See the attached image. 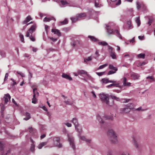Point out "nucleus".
<instances>
[{
    "label": "nucleus",
    "instance_id": "nucleus-1",
    "mask_svg": "<svg viewBox=\"0 0 155 155\" xmlns=\"http://www.w3.org/2000/svg\"><path fill=\"white\" fill-rule=\"evenodd\" d=\"M99 97L103 103L110 106H112L113 105L114 101L112 100L111 102L110 101L108 94L102 93L100 94Z\"/></svg>",
    "mask_w": 155,
    "mask_h": 155
},
{
    "label": "nucleus",
    "instance_id": "nucleus-2",
    "mask_svg": "<svg viewBox=\"0 0 155 155\" xmlns=\"http://www.w3.org/2000/svg\"><path fill=\"white\" fill-rule=\"evenodd\" d=\"M107 135L110 141L113 143L117 142V138L114 131L112 129H109L107 132Z\"/></svg>",
    "mask_w": 155,
    "mask_h": 155
},
{
    "label": "nucleus",
    "instance_id": "nucleus-3",
    "mask_svg": "<svg viewBox=\"0 0 155 155\" xmlns=\"http://www.w3.org/2000/svg\"><path fill=\"white\" fill-rule=\"evenodd\" d=\"M106 28L107 30V32L109 34H110L113 33V34L116 35L120 39H122V36L119 31L117 29L115 31L113 30L111 24L108 26L107 25Z\"/></svg>",
    "mask_w": 155,
    "mask_h": 155
},
{
    "label": "nucleus",
    "instance_id": "nucleus-4",
    "mask_svg": "<svg viewBox=\"0 0 155 155\" xmlns=\"http://www.w3.org/2000/svg\"><path fill=\"white\" fill-rule=\"evenodd\" d=\"M53 146L51 147H57L58 148H61L62 147L61 144L59 143L60 141V138L58 137H55L53 138Z\"/></svg>",
    "mask_w": 155,
    "mask_h": 155
},
{
    "label": "nucleus",
    "instance_id": "nucleus-5",
    "mask_svg": "<svg viewBox=\"0 0 155 155\" xmlns=\"http://www.w3.org/2000/svg\"><path fill=\"white\" fill-rule=\"evenodd\" d=\"M36 28V25L34 24L33 25L27 32L25 36L28 37L30 36V33L32 34L35 31Z\"/></svg>",
    "mask_w": 155,
    "mask_h": 155
},
{
    "label": "nucleus",
    "instance_id": "nucleus-6",
    "mask_svg": "<svg viewBox=\"0 0 155 155\" xmlns=\"http://www.w3.org/2000/svg\"><path fill=\"white\" fill-rule=\"evenodd\" d=\"M108 50H110L109 51L110 57L113 59H117V56L115 52L113 51V48L110 46L108 45Z\"/></svg>",
    "mask_w": 155,
    "mask_h": 155
},
{
    "label": "nucleus",
    "instance_id": "nucleus-7",
    "mask_svg": "<svg viewBox=\"0 0 155 155\" xmlns=\"http://www.w3.org/2000/svg\"><path fill=\"white\" fill-rule=\"evenodd\" d=\"M68 140L70 142V146L74 150L75 149V146L74 144V139L73 137L68 136Z\"/></svg>",
    "mask_w": 155,
    "mask_h": 155
},
{
    "label": "nucleus",
    "instance_id": "nucleus-8",
    "mask_svg": "<svg viewBox=\"0 0 155 155\" xmlns=\"http://www.w3.org/2000/svg\"><path fill=\"white\" fill-rule=\"evenodd\" d=\"M101 81L103 83H114L117 82L116 81L110 80L108 78H104L102 79Z\"/></svg>",
    "mask_w": 155,
    "mask_h": 155
},
{
    "label": "nucleus",
    "instance_id": "nucleus-9",
    "mask_svg": "<svg viewBox=\"0 0 155 155\" xmlns=\"http://www.w3.org/2000/svg\"><path fill=\"white\" fill-rule=\"evenodd\" d=\"M37 89L36 88H34L33 90V98L32 100V103L33 104H35L37 102V100L35 97L36 94H35V90H37Z\"/></svg>",
    "mask_w": 155,
    "mask_h": 155
},
{
    "label": "nucleus",
    "instance_id": "nucleus-10",
    "mask_svg": "<svg viewBox=\"0 0 155 155\" xmlns=\"http://www.w3.org/2000/svg\"><path fill=\"white\" fill-rule=\"evenodd\" d=\"M4 103L6 104L9 101H10L11 96L9 94H5L4 97Z\"/></svg>",
    "mask_w": 155,
    "mask_h": 155
},
{
    "label": "nucleus",
    "instance_id": "nucleus-11",
    "mask_svg": "<svg viewBox=\"0 0 155 155\" xmlns=\"http://www.w3.org/2000/svg\"><path fill=\"white\" fill-rule=\"evenodd\" d=\"M132 143L134 146L136 148H138L140 146V144L136 140L134 137H133Z\"/></svg>",
    "mask_w": 155,
    "mask_h": 155
},
{
    "label": "nucleus",
    "instance_id": "nucleus-12",
    "mask_svg": "<svg viewBox=\"0 0 155 155\" xmlns=\"http://www.w3.org/2000/svg\"><path fill=\"white\" fill-rule=\"evenodd\" d=\"M30 140L31 142L30 150L31 152H34L35 151V142L31 138H30Z\"/></svg>",
    "mask_w": 155,
    "mask_h": 155
},
{
    "label": "nucleus",
    "instance_id": "nucleus-13",
    "mask_svg": "<svg viewBox=\"0 0 155 155\" xmlns=\"http://www.w3.org/2000/svg\"><path fill=\"white\" fill-rule=\"evenodd\" d=\"M71 121L74 124L75 128H77V126L79 125L78 124V120L77 118L75 117L73 118Z\"/></svg>",
    "mask_w": 155,
    "mask_h": 155
},
{
    "label": "nucleus",
    "instance_id": "nucleus-14",
    "mask_svg": "<svg viewBox=\"0 0 155 155\" xmlns=\"http://www.w3.org/2000/svg\"><path fill=\"white\" fill-rule=\"evenodd\" d=\"M32 20V18L31 17V16L29 15H28L25 18V20L22 22V24L23 25L26 24L28 22Z\"/></svg>",
    "mask_w": 155,
    "mask_h": 155
},
{
    "label": "nucleus",
    "instance_id": "nucleus-15",
    "mask_svg": "<svg viewBox=\"0 0 155 155\" xmlns=\"http://www.w3.org/2000/svg\"><path fill=\"white\" fill-rule=\"evenodd\" d=\"M131 76L132 79L134 80L138 79L140 77V75L138 74L135 73H132Z\"/></svg>",
    "mask_w": 155,
    "mask_h": 155
},
{
    "label": "nucleus",
    "instance_id": "nucleus-16",
    "mask_svg": "<svg viewBox=\"0 0 155 155\" xmlns=\"http://www.w3.org/2000/svg\"><path fill=\"white\" fill-rule=\"evenodd\" d=\"M130 110V109L129 108L126 107L122 108L121 110V113L123 114L128 113Z\"/></svg>",
    "mask_w": 155,
    "mask_h": 155
},
{
    "label": "nucleus",
    "instance_id": "nucleus-17",
    "mask_svg": "<svg viewBox=\"0 0 155 155\" xmlns=\"http://www.w3.org/2000/svg\"><path fill=\"white\" fill-rule=\"evenodd\" d=\"M51 32H54V34H56L59 36H61V33L59 30L57 29H52L51 30Z\"/></svg>",
    "mask_w": 155,
    "mask_h": 155
},
{
    "label": "nucleus",
    "instance_id": "nucleus-18",
    "mask_svg": "<svg viewBox=\"0 0 155 155\" xmlns=\"http://www.w3.org/2000/svg\"><path fill=\"white\" fill-rule=\"evenodd\" d=\"M126 81L127 78L124 77L123 79V85L124 86H130L131 83L130 82H127Z\"/></svg>",
    "mask_w": 155,
    "mask_h": 155
},
{
    "label": "nucleus",
    "instance_id": "nucleus-19",
    "mask_svg": "<svg viewBox=\"0 0 155 155\" xmlns=\"http://www.w3.org/2000/svg\"><path fill=\"white\" fill-rule=\"evenodd\" d=\"M62 77L63 78L68 79L70 81H71L72 80V78L71 77H70L69 75L63 73L62 74Z\"/></svg>",
    "mask_w": 155,
    "mask_h": 155
},
{
    "label": "nucleus",
    "instance_id": "nucleus-20",
    "mask_svg": "<svg viewBox=\"0 0 155 155\" xmlns=\"http://www.w3.org/2000/svg\"><path fill=\"white\" fill-rule=\"evenodd\" d=\"M25 115L26 116V117L23 118V120H27L29 119L31 117L30 114L29 113L26 112L25 113Z\"/></svg>",
    "mask_w": 155,
    "mask_h": 155
},
{
    "label": "nucleus",
    "instance_id": "nucleus-21",
    "mask_svg": "<svg viewBox=\"0 0 155 155\" xmlns=\"http://www.w3.org/2000/svg\"><path fill=\"white\" fill-rule=\"evenodd\" d=\"M56 20L53 17H52L50 18H47L46 17H45L43 21L44 22H49L51 20Z\"/></svg>",
    "mask_w": 155,
    "mask_h": 155
},
{
    "label": "nucleus",
    "instance_id": "nucleus-22",
    "mask_svg": "<svg viewBox=\"0 0 155 155\" xmlns=\"http://www.w3.org/2000/svg\"><path fill=\"white\" fill-rule=\"evenodd\" d=\"M113 83L112 84H111L108 85H107V88H110L111 87H119V83Z\"/></svg>",
    "mask_w": 155,
    "mask_h": 155
},
{
    "label": "nucleus",
    "instance_id": "nucleus-23",
    "mask_svg": "<svg viewBox=\"0 0 155 155\" xmlns=\"http://www.w3.org/2000/svg\"><path fill=\"white\" fill-rule=\"evenodd\" d=\"M97 119L98 120L100 124H103L104 123V122L101 118V116L99 115L97 116Z\"/></svg>",
    "mask_w": 155,
    "mask_h": 155
},
{
    "label": "nucleus",
    "instance_id": "nucleus-24",
    "mask_svg": "<svg viewBox=\"0 0 155 155\" xmlns=\"http://www.w3.org/2000/svg\"><path fill=\"white\" fill-rule=\"evenodd\" d=\"M47 144V142H46L41 143L38 145V148L39 149H41L42 147L46 145Z\"/></svg>",
    "mask_w": 155,
    "mask_h": 155
},
{
    "label": "nucleus",
    "instance_id": "nucleus-25",
    "mask_svg": "<svg viewBox=\"0 0 155 155\" xmlns=\"http://www.w3.org/2000/svg\"><path fill=\"white\" fill-rule=\"evenodd\" d=\"M88 37L90 38L91 40L94 42L98 41V40L93 36H88Z\"/></svg>",
    "mask_w": 155,
    "mask_h": 155
},
{
    "label": "nucleus",
    "instance_id": "nucleus-26",
    "mask_svg": "<svg viewBox=\"0 0 155 155\" xmlns=\"http://www.w3.org/2000/svg\"><path fill=\"white\" fill-rule=\"evenodd\" d=\"M75 129L77 130V131L78 132V134H81L82 132V129L80 126L78 125V126H77V128H75Z\"/></svg>",
    "mask_w": 155,
    "mask_h": 155
},
{
    "label": "nucleus",
    "instance_id": "nucleus-27",
    "mask_svg": "<svg viewBox=\"0 0 155 155\" xmlns=\"http://www.w3.org/2000/svg\"><path fill=\"white\" fill-rule=\"evenodd\" d=\"M98 44L99 45H102L103 46H105L108 45L107 43L104 41L99 42H98Z\"/></svg>",
    "mask_w": 155,
    "mask_h": 155
},
{
    "label": "nucleus",
    "instance_id": "nucleus-28",
    "mask_svg": "<svg viewBox=\"0 0 155 155\" xmlns=\"http://www.w3.org/2000/svg\"><path fill=\"white\" fill-rule=\"evenodd\" d=\"M146 79L148 80V81L149 82H151L154 81V78L152 76H148L147 77Z\"/></svg>",
    "mask_w": 155,
    "mask_h": 155
},
{
    "label": "nucleus",
    "instance_id": "nucleus-29",
    "mask_svg": "<svg viewBox=\"0 0 155 155\" xmlns=\"http://www.w3.org/2000/svg\"><path fill=\"white\" fill-rule=\"evenodd\" d=\"M77 15L79 19V18H81L84 17H85L86 16V15L85 13H83L78 14Z\"/></svg>",
    "mask_w": 155,
    "mask_h": 155
},
{
    "label": "nucleus",
    "instance_id": "nucleus-30",
    "mask_svg": "<svg viewBox=\"0 0 155 155\" xmlns=\"http://www.w3.org/2000/svg\"><path fill=\"white\" fill-rule=\"evenodd\" d=\"M145 56V54L141 53L137 55V58H144Z\"/></svg>",
    "mask_w": 155,
    "mask_h": 155
},
{
    "label": "nucleus",
    "instance_id": "nucleus-31",
    "mask_svg": "<svg viewBox=\"0 0 155 155\" xmlns=\"http://www.w3.org/2000/svg\"><path fill=\"white\" fill-rule=\"evenodd\" d=\"M109 68L110 69L113 70L115 71H117V68L116 67H114L113 65L110 64L109 66Z\"/></svg>",
    "mask_w": 155,
    "mask_h": 155
},
{
    "label": "nucleus",
    "instance_id": "nucleus-32",
    "mask_svg": "<svg viewBox=\"0 0 155 155\" xmlns=\"http://www.w3.org/2000/svg\"><path fill=\"white\" fill-rule=\"evenodd\" d=\"M99 51L98 50H96V52H95V56L94 57V58L96 59L98 58L99 56H100V54H99Z\"/></svg>",
    "mask_w": 155,
    "mask_h": 155
},
{
    "label": "nucleus",
    "instance_id": "nucleus-33",
    "mask_svg": "<svg viewBox=\"0 0 155 155\" xmlns=\"http://www.w3.org/2000/svg\"><path fill=\"white\" fill-rule=\"evenodd\" d=\"M78 74H85L87 75V72L83 70H78Z\"/></svg>",
    "mask_w": 155,
    "mask_h": 155
},
{
    "label": "nucleus",
    "instance_id": "nucleus-34",
    "mask_svg": "<svg viewBox=\"0 0 155 155\" xmlns=\"http://www.w3.org/2000/svg\"><path fill=\"white\" fill-rule=\"evenodd\" d=\"M125 106L126 107L129 108L130 110L131 109L133 108L134 107V104L131 103L125 105Z\"/></svg>",
    "mask_w": 155,
    "mask_h": 155
},
{
    "label": "nucleus",
    "instance_id": "nucleus-35",
    "mask_svg": "<svg viewBox=\"0 0 155 155\" xmlns=\"http://www.w3.org/2000/svg\"><path fill=\"white\" fill-rule=\"evenodd\" d=\"M71 20L72 22H75L76 21L79 20V19L76 15L75 17L71 18Z\"/></svg>",
    "mask_w": 155,
    "mask_h": 155
},
{
    "label": "nucleus",
    "instance_id": "nucleus-36",
    "mask_svg": "<svg viewBox=\"0 0 155 155\" xmlns=\"http://www.w3.org/2000/svg\"><path fill=\"white\" fill-rule=\"evenodd\" d=\"M136 21L137 24L138 26H139L140 24V21L139 17H138L136 18Z\"/></svg>",
    "mask_w": 155,
    "mask_h": 155
},
{
    "label": "nucleus",
    "instance_id": "nucleus-37",
    "mask_svg": "<svg viewBox=\"0 0 155 155\" xmlns=\"http://www.w3.org/2000/svg\"><path fill=\"white\" fill-rule=\"evenodd\" d=\"M19 37L20 38H21V41L23 43L25 42L23 35L20 33H19Z\"/></svg>",
    "mask_w": 155,
    "mask_h": 155
},
{
    "label": "nucleus",
    "instance_id": "nucleus-38",
    "mask_svg": "<svg viewBox=\"0 0 155 155\" xmlns=\"http://www.w3.org/2000/svg\"><path fill=\"white\" fill-rule=\"evenodd\" d=\"M68 23V20L67 18H65L63 21H61L60 23L61 25H64Z\"/></svg>",
    "mask_w": 155,
    "mask_h": 155
},
{
    "label": "nucleus",
    "instance_id": "nucleus-39",
    "mask_svg": "<svg viewBox=\"0 0 155 155\" xmlns=\"http://www.w3.org/2000/svg\"><path fill=\"white\" fill-rule=\"evenodd\" d=\"M92 60L91 56L87 58H84V62H87V61H91Z\"/></svg>",
    "mask_w": 155,
    "mask_h": 155
},
{
    "label": "nucleus",
    "instance_id": "nucleus-40",
    "mask_svg": "<svg viewBox=\"0 0 155 155\" xmlns=\"http://www.w3.org/2000/svg\"><path fill=\"white\" fill-rule=\"evenodd\" d=\"M107 64H104L103 65H101L100 66L98 67V68L97 69L98 70H99V69H101L103 68L104 67H105L106 66H107Z\"/></svg>",
    "mask_w": 155,
    "mask_h": 155
},
{
    "label": "nucleus",
    "instance_id": "nucleus-41",
    "mask_svg": "<svg viewBox=\"0 0 155 155\" xmlns=\"http://www.w3.org/2000/svg\"><path fill=\"white\" fill-rule=\"evenodd\" d=\"M78 135L79 137V138L82 140L85 141L86 139V138L84 136H81V134H78Z\"/></svg>",
    "mask_w": 155,
    "mask_h": 155
},
{
    "label": "nucleus",
    "instance_id": "nucleus-42",
    "mask_svg": "<svg viewBox=\"0 0 155 155\" xmlns=\"http://www.w3.org/2000/svg\"><path fill=\"white\" fill-rule=\"evenodd\" d=\"M87 76L88 77V78L91 80V81H94V79L91 76L89 75L88 74H87Z\"/></svg>",
    "mask_w": 155,
    "mask_h": 155
},
{
    "label": "nucleus",
    "instance_id": "nucleus-43",
    "mask_svg": "<svg viewBox=\"0 0 155 155\" xmlns=\"http://www.w3.org/2000/svg\"><path fill=\"white\" fill-rule=\"evenodd\" d=\"M105 72H96V74H97L98 76H101L102 75H103L104 73H105Z\"/></svg>",
    "mask_w": 155,
    "mask_h": 155
},
{
    "label": "nucleus",
    "instance_id": "nucleus-44",
    "mask_svg": "<svg viewBox=\"0 0 155 155\" xmlns=\"http://www.w3.org/2000/svg\"><path fill=\"white\" fill-rule=\"evenodd\" d=\"M127 24H128V27H127V29L128 30L132 28L131 27V22L130 21H128L127 22Z\"/></svg>",
    "mask_w": 155,
    "mask_h": 155
},
{
    "label": "nucleus",
    "instance_id": "nucleus-45",
    "mask_svg": "<svg viewBox=\"0 0 155 155\" xmlns=\"http://www.w3.org/2000/svg\"><path fill=\"white\" fill-rule=\"evenodd\" d=\"M1 112L2 113L5 109V107H4V105L2 104V105H1Z\"/></svg>",
    "mask_w": 155,
    "mask_h": 155
},
{
    "label": "nucleus",
    "instance_id": "nucleus-46",
    "mask_svg": "<svg viewBox=\"0 0 155 155\" xmlns=\"http://www.w3.org/2000/svg\"><path fill=\"white\" fill-rule=\"evenodd\" d=\"M4 148V145L0 141V150L2 151L3 150Z\"/></svg>",
    "mask_w": 155,
    "mask_h": 155
},
{
    "label": "nucleus",
    "instance_id": "nucleus-47",
    "mask_svg": "<svg viewBox=\"0 0 155 155\" xmlns=\"http://www.w3.org/2000/svg\"><path fill=\"white\" fill-rule=\"evenodd\" d=\"M16 73L18 74H20L21 76V77H25V74H24L22 73L21 72L17 71L16 72Z\"/></svg>",
    "mask_w": 155,
    "mask_h": 155
},
{
    "label": "nucleus",
    "instance_id": "nucleus-48",
    "mask_svg": "<svg viewBox=\"0 0 155 155\" xmlns=\"http://www.w3.org/2000/svg\"><path fill=\"white\" fill-rule=\"evenodd\" d=\"M109 71L108 73V75H110V74H114L115 73H116V71Z\"/></svg>",
    "mask_w": 155,
    "mask_h": 155
},
{
    "label": "nucleus",
    "instance_id": "nucleus-49",
    "mask_svg": "<svg viewBox=\"0 0 155 155\" xmlns=\"http://www.w3.org/2000/svg\"><path fill=\"white\" fill-rule=\"evenodd\" d=\"M137 6L138 10H139L141 7V6L140 5V3L138 2H137Z\"/></svg>",
    "mask_w": 155,
    "mask_h": 155
},
{
    "label": "nucleus",
    "instance_id": "nucleus-50",
    "mask_svg": "<svg viewBox=\"0 0 155 155\" xmlns=\"http://www.w3.org/2000/svg\"><path fill=\"white\" fill-rule=\"evenodd\" d=\"M0 54L2 57H5V52L3 51H0Z\"/></svg>",
    "mask_w": 155,
    "mask_h": 155
},
{
    "label": "nucleus",
    "instance_id": "nucleus-51",
    "mask_svg": "<svg viewBox=\"0 0 155 155\" xmlns=\"http://www.w3.org/2000/svg\"><path fill=\"white\" fill-rule=\"evenodd\" d=\"M60 2L62 5H64L68 4V2L66 1L61 0L60 1Z\"/></svg>",
    "mask_w": 155,
    "mask_h": 155
},
{
    "label": "nucleus",
    "instance_id": "nucleus-52",
    "mask_svg": "<svg viewBox=\"0 0 155 155\" xmlns=\"http://www.w3.org/2000/svg\"><path fill=\"white\" fill-rule=\"evenodd\" d=\"M29 38L31 40L33 41H35V37L31 35L30 36Z\"/></svg>",
    "mask_w": 155,
    "mask_h": 155
},
{
    "label": "nucleus",
    "instance_id": "nucleus-53",
    "mask_svg": "<svg viewBox=\"0 0 155 155\" xmlns=\"http://www.w3.org/2000/svg\"><path fill=\"white\" fill-rule=\"evenodd\" d=\"M64 102L67 104H68V105H71L72 104V103L71 102H70L68 100L67 101H64Z\"/></svg>",
    "mask_w": 155,
    "mask_h": 155
},
{
    "label": "nucleus",
    "instance_id": "nucleus-54",
    "mask_svg": "<svg viewBox=\"0 0 155 155\" xmlns=\"http://www.w3.org/2000/svg\"><path fill=\"white\" fill-rule=\"evenodd\" d=\"M8 73H6L5 74V76L4 79V81H5L7 80V79L8 78Z\"/></svg>",
    "mask_w": 155,
    "mask_h": 155
},
{
    "label": "nucleus",
    "instance_id": "nucleus-55",
    "mask_svg": "<svg viewBox=\"0 0 155 155\" xmlns=\"http://www.w3.org/2000/svg\"><path fill=\"white\" fill-rule=\"evenodd\" d=\"M29 80L30 81L31 80V79L32 78V74L29 71Z\"/></svg>",
    "mask_w": 155,
    "mask_h": 155
},
{
    "label": "nucleus",
    "instance_id": "nucleus-56",
    "mask_svg": "<svg viewBox=\"0 0 155 155\" xmlns=\"http://www.w3.org/2000/svg\"><path fill=\"white\" fill-rule=\"evenodd\" d=\"M121 155H129V153L128 152H123Z\"/></svg>",
    "mask_w": 155,
    "mask_h": 155
},
{
    "label": "nucleus",
    "instance_id": "nucleus-57",
    "mask_svg": "<svg viewBox=\"0 0 155 155\" xmlns=\"http://www.w3.org/2000/svg\"><path fill=\"white\" fill-rule=\"evenodd\" d=\"M65 124L68 127H70L71 126V125H72L71 124L68 123H66Z\"/></svg>",
    "mask_w": 155,
    "mask_h": 155
},
{
    "label": "nucleus",
    "instance_id": "nucleus-58",
    "mask_svg": "<svg viewBox=\"0 0 155 155\" xmlns=\"http://www.w3.org/2000/svg\"><path fill=\"white\" fill-rule=\"evenodd\" d=\"M91 93H92V94H93V97H94V98H96V94H95V93L94 92V91H92Z\"/></svg>",
    "mask_w": 155,
    "mask_h": 155
},
{
    "label": "nucleus",
    "instance_id": "nucleus-59",
    "mask_svg": "<svg viewBox=\"0 0 155 155\" xmlns=\"http://www.w3.org/2000/svg\"><path fill=\"white\" fill-rule=\"evenodd\" d=\"M50 39L53 42L55 41H57V38H54L53 37H50Z\"/></svg>",
    "mask_w": 155,
    "mask_h": 155
},
{
    "label": "nucleus",
    "instance_id": "nucleus-60",
    "mask_svg": "<svg viewBox=\"0 0 155 155\" xmlns=\"http://www.w3.org/2000/svg\"><path fill=\"white\" fill-rule=\"evenodd\" d=\"M107 155H112V151L109 150L108 151Z\"/></svg>",
    "mask_w": 155,
    "mask_h": 155
},
{
    "label": "nucleus",
    "instance_id": "nucleus-61",
    "mask_svg": "<svg viewBox=\"0 0 155 155\" xmlns=\"http://www.w3.org/2000/svg\"><path fill=\"white\" fill-rule=\"evenodd\" d=\"M135 41L134 37L132 39L130 40V43H133Z\"/></svg>",
    "mask_w": 155,
    "mask_h": 155
},
{
    "label": "nucleus",
    "instance_id": "nucleus-62",
    "mask_svg": "<svg viewBox=\"0 0 155 155\" xmlns=\"http://www.w3.org/2000/svg\"><path fill=\"white\" fill-rule=\"evenodd\" d=\"M99 4L97 3L96 2H95V6L96 7H99Z\"/></svg>",
    "mask_w": 155,
    "mask_h": 155
},
{
    "label": "nucleus",
    "instance_id": "nucleus-63",
    "mask_svg": "<svg viewBox=\"0 0 155 155\" xmlns=\"http://www.w3.org/2000/svg\"><path fill=\"white\" fill-rule=\"evenodd\" d=\"M91 140L90 139L86 138V139L85 141L89 143H90L91 142Z\"/></svg>",
    "mask_w": 155,
    "mask_h": 155
},
{
    "label": "nucleus",
    "instance_id": "nucleus-64",
    "mask_svg": "<svg viewBox=\"0 0 155 155\" xmlns=\"http://www.w3.org/2000/svg\"><path fill=\"white\" fill-rule=\"evenodd\" d=\"M26 25L24 26L22 28V31H24V30L26 28L27 26H28V25H27V24H26Z\"/></svg>",
    "mask_w": 155,
    "mask_h": 155
}]
</instances>
